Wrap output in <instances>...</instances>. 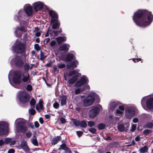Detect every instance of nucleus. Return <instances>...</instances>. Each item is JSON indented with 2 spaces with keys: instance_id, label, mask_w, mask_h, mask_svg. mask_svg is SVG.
Returning a JSON list of instances; mask_svg holds the SVG:
<instances>
[{
  "instance_id": "f257e3e1",
  "label": "nucleus",
  "mask_w": 153,
  "mask_h": 153,
  "mask_svg": "<svg viewBox=\"0 0 153 153\" xmlns=\"http://www.w3.org/2000/svg\"><path fill=\"white\" fill-rule=\"evenodd\" d=\"M133 19L138 26L145 27L149 25L153 19L151 13L146 10H138L135 12Z\"/></svg>"
},
{
  "instance_id": "f03ea898",
  "label": "nucleus",
  "mask_w": 153,
  "mask_h": 153,
  "mask_svg": "<svg viewBox=\"0 0 153 153\" xmlns=\"http://www.w3.org/2000/svg\"><path fill=\"white\" fill-rule=\"evenodd\" d=\"M22 73L19 71L14 72L13 80L14 82L16 84H20L21 82L29 83L30 82V77L27 72H24L22 74V78H21Z\"/></svg>"
},
{
  "instance_id": "7ed1b4c3",
  "label": "nucleus",
  "mask_w": 153,
  "mask_h": 153,
  "mask_svg": "<svg viewBox=\"0 0 153 153\" xmlns=\"http://www.w3.org/2000/svg\"><path fill=\"white\" fill-rule=\"evenodd\" d=\"M94 100L99 102L100 100L99 96L94 92H91L88 96L83 100V105L85 106L91 105L94 103Z\"/></svg>"
},
{
  "instance_id": "20e7f679",
  "label": "nucleus",
  "mask_w": 153,
  "mask_h": 153,
  "mask_svg": "<svg viewBox=\"0 0 153 153\" xmlns=\"http://www.w3.org/2000/svg\"><path fill=\"white\" fill-rule=\"evenodd\" d=\"M15 124L16 127V132L21 131L25 133L28 129V127L26 126V122L23 119H17L16 120Z\"/></svg>"
},
{
  "instance_id": "39448f33",
  "label": "nucleus",
  "mask_w": 153,
  "mask_h": 153,
  "mask_svg": "<svg viewBox=\"0 0 153 153\" xmlns=\"http://www.w3.org/2000/svg\"><path fill=\"white\" fill-rule=\"evenodd\" d=\"M79 70L78 69L71 71L69 72L68 74H64L65 79V80H67L70 76H74L70 78L68 81V83L70 84H73L77 80L78 78V74L80 75L81 74H79Z\"/></svg>"
},
{
  "instance_id": "423d86ee",
  "label": "nucleus",
  "mask_w": 153,
  "mask_h": 153,
  "mask_svg": "<svg viewBox=\"0 0 153 153\" xmlns=\"http://www.w3.org/2000/svg\"><path fill=\"white\" fill-rule=\"evenodd\" d=\"M50 16L51 17V22L53 23L52 28L53 29H56L60 26V23L58 21V16L56 13L53 10L49 11Z\"/></svg>"
},
{
  "instance_id": "0eeeda50",
  "label": "nucleus",
  "mask_w": 153,
  "mask_h": 153,
  "mask_svg": "<svg viewBox=\"0 0 153 153\" xmlns=\"http://www.w3.org/2000/svg\"><path fill=\"white\" fill-rule=\"evenodd\" d=\"M25 44L20 41L17 40L15 45L12 48L13 51L16 53H22L25 52Z\"/></svg>"
},
{
  "instance_id": "6e6552de",
  "label": "nucleus",
  "mask_w": 153,
  "mask_h": 153,
  "mask_svg": "<svg viewBox=\"0 0 153 153\" xmlns=\"http://www.w3.org/2000/svg\"><path fill=\"white\" fill-rule=\"evenodd\" d=\"M8 125L7 122L4 121L0 122V136L4 135L8 132Z\"/></svg>"
},
{
  "instance_id": "1a4fd4ad",
  "label": "nucleus",
  "mask_w": 153,
  "mask_h": 153,
  "mask_svg": "<svg viewBox=\"0 0 153 153\" xmlns=\"http://www.w3.org/2000/svg\"><path fill=\"white\" fill-rule=\"evenodd\" d=\"M88 80L87 77L85 76H82L80 80L76 83L75 86L79 87L84 85L86 83H88Z\"/></svg>"
},
{
  "instance_id": "9d476101",
  "label": "nucleus",
  "mask_w": 153,
  "mask_h": 153,
  "mask_svg": "<svg viewBox=\"0 0 153 153\" xmlns=\"http://www.w3.org/2000/svg\"><path fill=\"white\" fill-rule=\"evenodd\" d=\"M27 32L26 28L25 27H22L20 28H16L15 33L17 37H20L22 36L23 33H26Z\"/></svg>"
},
{
  "instance_id": "9b49d317",
  "label": "nucleus",
  "mask_w": 153,
  "mask_h": 153,
  "mask_svg": "<svg viewBox=\"0 0 153 153\" xmlns=\"http://www.w3.org/2000/svg\"><path fill=\"white\" fill-rule=\"evenodd\" d=\"M33 6L36 12H37L43 7H45V8L46 7V6L41 1L35 2L33 4Z\"/></svg>"
},
{
  "instance_id": "f8f14e48",
  "label": "nucleus",
  "mask_w": 153,
  "mask_h": 153,
  "mask_svg": "<svg viewBox=\"0 0 153 153\" xmlns=\"http://www.w3.org/2000/svg\"><path fill=\"white\" fill-rule=\"evenodd\" d=\"M11 64L13 63L19 66H22L23 65V62L20 57H16L14 59H12L10 62Z\"/></svg>"
},
{
  "instance_id": "ddd939ff",
  "label": "nucleus",
  "mask_w": 153,
  "mask_h": 153,
  "mask_svg": "<svg viewBox=\"0 0 153 153\" xmlns=\"http://www.w3.org/2000/svg\"><path fill=\"white\" fill-rule=\"evenodd\" d=\"M99 109L97 107H95L89 111V116L90 118H93L95 117L99 112Z\"/></svg>"
},
{
  "instance_id": "4468645a",
  "label": "nucleus",
  "mask_w": 153,
  "mask_h": 153,
  "mask_svg": "<svg viewBox=\"0 0 153 153\" xmlns=\"http://www.w3.org/2000/svg\"><path fill=\"white\" fill-rule=\"evenodd\" d=\"M135 114V111L133 108H130L126 110V116L127 118H130L134 115Z\"/></svg>"
},
{
  "instance_id": "2eb2a0df",
  "label": "nucleus",
  "mask_w": 153,
  "mask_h": 153,
  "mask_svg": "<svg viewBox=\"0 0 153 153\" xmlns=\"http://www.w3.org/2000/svg\"><path fill=\"white\" fill-rule=\"evenodd\" d=\"M129 124L128 123H125L123 124H120L118 126V130L120 131H127Z\"/></svg>"
},
{
  "instance_id": "dca6fc26",
  "label": "nucleus",
  "mask_w": 153,
  "mask_h": 153,
  "mask_svg": "<svg viewBox=\"0 0 153 153\" xmlns=\"http://www.w3.org/2000/svg\"><path fill=\"white\" fill-rule=\"evenodd\" d=\"M24 8L26 14L28 16H31L32 14V9L31 6L29 4L25 5Z\"/></svg>"
},
{
  "instance_id": "f3484780",
  "label": "nucleus",
  "mask_w": 153,
  "mask_h": 153,
  "mask_svg": "<svg viewBox=\"0 0 153 153\" xmlns=\"http://www.w3.org/2000/svg\"><path fill=\"white\" fill-rule=\"evenodd\" d=\"M147 107L149 109L153 108V98H151L147 100L146 102Z\"/></svg>"
},
{
  "instance_id": "a211bd4d",
  "label": "nucleus",
  "mask_w": 153,
  "mask_h": 153,
  "mask_svg": "<svg viewBox=\"0 0 153 153\" xmlns=\"http://www.w3.org/2000/svg\"><path fill=\"white\" fill-rule=\"evenodd\" d=\"M69 47L70 45L69 44H64L59 47V49L61 51H68Z\"/></svg>"
},
{
  "instance_id": "6ab92c4d",
  "label": "nucleus",
  "mask_w": 153,
  "mask_h": 153,
  "mask_svg": "<svg viewBox=\"0 0 153 153\" xmlns=\"http://www.w3.org/2000/svg\"><path fill=\"white\" fill-rule=\"evenodd\" d=\"M28 94H26L23 97L19 98L20 101L23 103H25L29 100Z\"/></svg>"
},
{
  "instance_id": "aec40b11",
  "label": "nucleus",
  "mask_w": 153,
  "mask_h": 153,
  "mask_svg": "<svg viewBox=\"0 0 153 153\" xmlns=\"http://www.w3.org/2000/svg\"><path fill=\"white\" fill-rule=\"evenodd\" d=\"M42 100H40L39 103L36 105V109L39 112H40L41 110L43 108V106L42 104Z\"/></svg>"
},
{
  "instance_id": "412c9836",
  "label": "nucleus",
  "mask_w": 153,
  "mask_h": 153,
  "mask_svg": "<svg viewBox=\"0 0 153 153\" xmlns=\"http://www.w3.org/2000/svg\"><path fill=\"white\" fill-rule=\"evenodd\" d=\"M56 41L59 44L61 43L62 42L65 41L66 40V37L65 36H59L56 38Z\"/></svg>"
},
{
  "instance_id": "4be33fe9",
  "label": "nucleus",
  "mask_w": 153,
  "mask_h": 153,
  "mask_svg": "<svg viewBox=\"0 0 153 153\" xmlns=\"http://www.w3.org/2000/svg\"><path fill=\"white\" fill-rule=\"evenodd\" d=\"M78 63L76 61L71 62L69 64L67 65V67L68 68H70L71 67L76 68Z\"/></svg>"
},
{
  "instance_id": "5701e85b",
  "label": "nucleus",
  "mask_w": 153,
  "mask_h": 153,
  "mask_svg": "<svg viewBox=\"0 0 153 153\" xmlns=\"http://www.w3.org/2000/svg\"><path fill=\"white\" fill-rule=\"evenodd\" d=\"M61 139V138L60 136H57L52 140V144L53 145H55Z\"/></svg>"
},
{
  "instance_id": "b1692460",
  "label": "nucleus",
  "mask_w": 153,
  "mask_h": 153,
  "mask_svg": "<svg viewBox=\"0 0 153 153\" xmlns=\"http://www.w3.org/2000/svg\"><path fill=\"white\" fill-rule=\"evenodd\" d=\"M61 101V105L63 106L65 105L66 103L67 97L66 96H62L60 97Z\"/></svg>"
},
{
  "instance_id": "393cba45",
  "label": "nucleus",
  "mask_w": 153,
  "mask_h": 153,
  "mask_svg": "<svg viewBox=\"0 0 153 153\" xmlns=\"http://www.w3.org/2000/svg\"><path fill=\"white\" fill-rule=\"evenodd\" d=\"M25 13L23 10H20L19 12L18 13V16L17 17L18 19L20 21V23L21 25L22 23V21L20 20V18L21 17H22L24 16Z\"/></svg>"
},
{
  "instance_id": "a878e982",
  "label": "nucleus",
  "mask_w": 153,
  "mask_h": 153,
  "mask_svg": "<svg viewBox=\"0 0 153 153\" xmlns=\"http://www.w3.org/2000/svg\"><path fill=\"white\" fill-rule=\"evenodd\" d=\"M118 106L117 103L113 102L111 103L109 107V110L113 111L115 108Z\"/></svg>"
},
{
  "instance_id": "bb28decb",
  "label": "nucleus",
  "mask_w": 153,
  "mask_h": 153,
  "mask_svg": "<svg viewBox=\"0 0 153 153\" xmlns=\"http://www.w3.org/2000/svg\"><path fill=\"white\" fill-rule=\"evenodd\" d=\"M75 58V56L72 53H70L67 55L65 60L67 61H70Z\"/></svg>"
},
{
  "instance_id": "cd10ccee",
  "label": "nucleus",
  "mask_w": 153,
  "mask_h": 153,
  "mask_svg": "<svg viewBox=\"0 0 153 153\" xmlns=\"http://www.w3.org/2000/svg\"><path fill=\"white\" fill-rule=\"evenodd\" d=\"M32 143L35 146H38V143L36 137L35 135L31 139Z\"/></svg>"
},
{
  "instance_id": "c85d7f7f",
  "label": "nucleus",
  "mask_w": 153,
  "mask_h": 153,
  "mask_svg": "<svg viewBox=\"0 0 153 153\" xmlns=\"http://www.w3.org/2000/svg\"><path fill=\"white\" fill-rule=\"evenodd\" d=\"M84 90V88H78L75 90V92L76 94H77L82 92Z\"/></svg>"
},
{
  "instance_id": "c756f323",
  "label": "nucleus",
  "mask_w": 153,
  "mask_h": 153,
  "mask_svg": "<svg viewBox=\"0 0 153 153\" xmlns=\"http://www.w3.org/2000/svg\"><path fill=\"white\" fill-rule=\"evenodd\" d=\"M27 146L26 141H23L21 142L20 145L18 146V148L20 149H22L25 147Z\"/></svg>"
},
{
  "instance_id": "7c9ffc66",
  "label": "nucleus",
  "mask_w": 153,
  "mask_h": 153,
  "mask_svg": "<svg viewBox=\"0 0 153 153\" xmlns=\"http://www.w3.org/2000/svg\"><path fill=\"white\" fill-rule=\"evenodd\" d=\"M140 150L141 153H144L147 152L148 148L146 146H144L143 148H140Z\"/></svg>"
},
{
  "instance_id": "2f4dec72",
  "label": "nucleus",
  "mask_w": 153,
  "mask_h": 153,
  "mask_svg": "<svg viewBox=\"0 0 153 153\" xmlns=\"http://www.w3.org/2000/svg\"><path fill=\"white\" fill-rule=\"evenodd\" d=\"M79 125L81 127L86 128L87 126V123L85 120H83L80 122Z\"/></svg>"
},
{
  "instance_id": "473e14b6",
  "label": "nucleus",
  "mask_w": 153,
  "mask_h": 153,
  "mask_svg": "<svg viewBox=\"0 0 153 153\" xmlns=\"http://www.w3.org/2000/svg\"><path fill=\"white\" fill-rule=\"evenodd\" d=\"M98 128L100 130L104 129L105 127V125L103 123H100L98 125Z\"/></svg>"
},
{
  "instance_id": "72a5a7b5",
  "label": "nucleus",
  "mask_w": 153,
  "mask_h": 153,
  "mask_svg": "<svg viewBox=\"0 0 153 153\" xmlns=\"http://www.w3.org/2000/svg\"><path fill=\"white\" fill-rule=\"evenodd\" d=\"M36 102L35 99L33 98H32L31 99L30 102V105L31 107L33 106V107H34V106L35 105Z\"/></svg>"
},
{
  "instance_id": "f704fd0d",
  "label": "nucleus",
  "mask_w": 153,
  "mask_h": 153,
  "mask_svg": "<svg viewBox=\"0 0 153 153\" xmlns=\"http://www.w3.org/2000/svg\"><path fill=\"white\" fill-rule=\"evenodd\" d=\"M40 59L42 60H43L44 59H45L47 56L45 55V53L41 52L40 54Z\"/></svg>"
},
{
  "instance_id": "c9c22d12",
  "label": "nucleus",
  "mask_w": 153,
  "mask_h": 153,
  "mask_svg": "<svg viewBox=\"0 0 153 153\" xmlns=\"http://www.w3.org/2000/svg\"><path fill=\"white\" fill-rule=\"evenodd\" d=\"M79 121L77 120L74 119V120L73 123L76 126H79L80 125Z\"/></svg>"
},
{
  "instance_id": "e433bc0d",
  "label": "nucleus",
  "mask_w": 153,
  "mask_h": 153,
  "mask_svg": "<svg viewBox=\"0 0 153 153\" xmlns=\"http://www.w3.org/2000/svg\"><path fill=\"white\" fill-rule=\"evenodd\" d=\"M67 147L65 143L62 144L60 146L61 149L64 150H65Z\"/></svg>"
},
{
  "instance_id": "4c0bfd02",
  "label": "nucleus",
  "mask_w": 153,
  "mask_h": 153,
  "mask_svg": "<svg viewBox=\"0 0 153 153\" xmlns=\"http://www.w3.org/2000/svg\"><path fill=\"white\" fill-rule=\"evenodd\" d=\"M151 132V130L149 129H146L143 132L144 134L147 135Z\"/></svg>"
},
{
  "instance_id": "58836bf2",
  "label": "nucleus",
  "mask_w": 153,
  "mask_h": 153,
  "mask_svg": "<svg viewBox=\"0 0 153 153\" xmlns=\"http://www.w3.org/2000/svg\"><path fill=\"white\" fill-rule=\"evenodd\" d=\"M53 107L57 109L59 107V104L57 102H56L53 104Z\"/></svg>"
},
{
  "instance_id": "ea45409f",
  "label": "nucleus",
  "mask_w": 153,
  "mask_h": 153,
  "mask_svg": "<svg viewBox=\"0 0 153 153\" xmlns=\"http://www.w3.org/2000/svg\"><path fill=\"white\" fill-rule=\"evenodd\" d=\"M89 131L93 134H95L96 132V129L93 128H91L89 129Z\"/></svg>"
},
{
  "instance_id": "a19ab883",
  "label": "nucleus",
  "mask_w": 153,
  "mask_h": 153,
  "mask_svg": "<svg viewBox=\"0 0 153 153\" xmlns=\"http://www.w3.org/2000/svg\"><path fill=\"white\" fill-rule=\"evenodd\" d=\"M146 100V97H144L143 98V99L142 100L141 103L142 105L143 108H144V106H143V105L144 104L145 101Z\"/></svg>"
},
{
  "instance_id": "79ce46f5",
  "label": "nucleus",
  "mask_w": 153,
  "mask_h": 153,
  "mask_svg": "<svg viewBox=\"0 0 153 153\" xmlns=\"http://www.w3.org/2000/svg\"><path fill=\"white\" fill-rule=\"evenodd\" d=\"M32 134V133L30 131H28L26 133V137L28 138H30L31 137Z\"/></svg>"
},
{
  "instance_id": "37998d69",
  "label": "nucleus",
  "mask_w": 153,
  "mask_h": 153,
  "mask_svg": "<svg viewBox=\"0 0 153 153\" xmlns=\"http://www.w3.org/2000/svg\"><path fill=\"white\" fill-rule=\"evenodd\" d=\"M65 153H72V151L71 150V149L68 147H67L64 150Z\"/></svg>"
},
{
  "instance_id": "c03bdc74",
  "label": "nucleus",
  "mask_w": 153,
  "mask_h": 153,
  "mask_svg": "<svg viewBox=\"0 0 153 153\" xmlns=\"http://www.w3.org/2000/svg\"><path fill=\"white\" fill-rule=\"evenodd\" d=\"M58 33V32L56 30L53 31L51 33L52 35H53L54 36H57Z\"/></svg>"
},
{
  "instance_id": "a18cd8bd",
  "label": "nucleus",
  "mask_w": 153,
  "mask_h": 153,
  "mask_svg": "<svg viewBox=\"0 0 153 153\" xmlns=\"http://www.w3.org/2000/svg\"><path fill=\"white\" fill-rule=\"evenodd\" d=\"M29 113L31 115H34L35 114V111L33 109H31L29 110Z\"/></svg>"
},
{
  "instance_id": "49530a36",
  "label": "nucleus",
  "mask_w": 153,
  "mask_h": 153,
  "mask_svg": "<svg viewBox=\"0 0 153 153\" xmlns=\"http://www.w3.org/2000/svg\"><path fill=\"white\" fill-rule=\"evenodd\" d=\"M65 66V64H60L58 65V67L60 68H63Z\"/></svg>"
},
{
  "instance_id": "de8ad7c7",
  "label": "nucleus",
  "mask_w": 153,
  "mask_h": 153,
  "mask_svg": "<svg viewBox=\"0 0 153 153\" xmlns=\"http://www.w3.org/2000/svg\"><path fill=\"white\" fill-rule=\"evenodd\" d=\"M32 86L30 85H27L26 87L27 89L29 91H31L32 90Z\"/></svg>"
},
{
  "instance_id": "09e8293b",
  "label": "nucleus",
  "mask_w": 153,
  "mask_h": 153,
  "mask_svg": "<svg viewBox=\"0 0 153 153\" xmlns=\"http://www.w3.org/2000/svg\"><path fill=\"white\" fill-rule=\"evenodd\" d=\"M35 49L37 51L40 50V48L38 44H35L34 45Z\"/></svg>"
},
{
  "instance_id": "8fccbe9b",
  "label": "nucleus",
  "mask_w": 153,
  "mask_h": 153,
  "mask_svg": "<svg viewBox=\"0 0 153 153\" xmlns=\"http://www.w3.org/2000/svg\"><path fill=\"white\" fill-rule=\"evenodd\" d=\"M88 124L89 126L91 127L94 125V123L92 121H88Z\"/></svg>"
},
{
  "instance_id": "3c124183",
  "label": "nucleus",
  "mask_w": 153,
  "mask_h": 153,
  "mask_svg": "<svg viewBox=\"0 0 153 153\" xmlns=\"http://www.w3.org/2000/svg\"><path fill=\"white\" fill-rule=\"evenodd\" d=\"M30 65L28 64H25L24 66V69L25 70H28L29 68Z\"/></svg>"
},
{
  "instance_id": "603ef678",
  "label": "nucleus",
  "mask_w": 153,
  "mask_h": 153,
  "mask_svg": "<svg viewBox=\"0 0 153 153\" xmlns=\"http://www.w3.org/2000/svg\"><path fill=\"white\" fill-rule=\"evenodd\" d=\"M61 123L64 124L66 123V120L65 118L63 117H61L60 119Z\"/></svg>"
},
{
  "instance_id": "864d4df0",
  "label": "nucleus",
  "mask_w": 153,
  "mask_h": 153,
  "mask_svg": "<svg viewBox=\"0 0 153 153\" xmlns=\"http://www.w3.org/2000/svg\"><path fill=\"white\" fill-rule=\"evenodd\" d=\"M11 141V139L10 138H6L4 140V143H10Z\"/></svg>"
},
{
  "instance_id": "5fc2aeb1",
  "label": "nucleus",
  "mask_w": 153,
  "mask_h": 153,
  "mask_svg": "<svg viewBox=\"0 0 153 153\" xmlns=\"http://www.w3.org/2000/svg\"><path fill=\"white\" fill-rule=\"evenodd\" d=\"M116 114H117L118 115L119 114H120V115H121L123 113V112L121 110H120L118 109H117L116 111Z\"/></svg>"
},
{
  "instance_id": "6e6d98bb",
  "label": "nucleus",
  "mask_w": 153,
  "mask_h": 153,
  "mask_svg": "<svg viewBox=\"0 0 153 153\" xmlns=\"http://www.w3.org/2000/svg\"><path fill=\"white\" fill-rule=\"evenodd\" d=\"M76 133L77 135L79 137L81 136L83 134V132L82 131H77Z\"/></svg>"
},
{
  "instance_id": "4d7b16f0",
  "label": "nucleus",
  "mask_w": 153,
  "mask_h": 153,
  "mask_svg": "<svg viewBox=\"0 0 153 153\" xmlns=\"http://www.w3.org/2000/svg\"><path fill=\"white\" fill-rule=\"evenodd\" d=\"M136 127V126L135 125H132L131 131H134Z\"/></svg>"
},
{
  "instance_id": "13d9d810",
  "label": "nucleus",
  "mask_w": 153,
  "mask_h": 153,
  "mask_svg": "<svg viewBox=\"0 0 153 153\" xmlns=\"http://www.w3.org/2000/svg\"><path fill=\"white\" fill-rule=\"evenodd\" d=\"M153 126V124L152 123H151L147 124V127L149 128H151Z\"/></svg>"
},
{
  "instance_id": "bf43d9fd",
  "label": "nucleus",
  "mask_w": 153,
  "mask_h": 153,
  "mask_svg": "<svg viewBox=\"0 0 153 153\" xmlns=\"http://www.w3.org/2000/svg\"><path fill=\"white\" fill-rule=\"evenodd\" d=\"M15 150L13 149H9L8 151V153H14Z\"/></svg>"
},
{
  "instance_id": "052dcab7",
  "label": "nucleus",
  "mask_w": 153,
  "mask_h": 153,
  "mask_svg": "<svg viewBox=\"0 0 153 153\" xmlns=\"http://www.w3.org/2000/svg\"><path fill=\"white\" fill-rule=\"evenodd\" d=\"M22 149H23L26 152H28L29 151V149L27 147V146H26V147H25L24 148H23Z\"/></svg>"
},
{
  "instance_id": "680f3d73",
  "label": "nucleus",
  "mask_w": 153,
  "mask_h": 153,
  "mask_svg": "<svg viewBox=\"0 0 153 153\" xmlns=\"http://www.w3.org/2000/svg\"><path fill=\"white\" fill-rule=\"evenodd\" d=\"M119 108L120 110L122 111L123 112L124 110L125 109L124 107L122 105L119 106Z\"/></svg>"
},
{
  "instance_id": "e2e57ef3",
  "label": "nucleus",
  "mask_w": 153,
  "mask_h": 153,
  "mask_svg": "<svg viewBox=\"0 0 153 153\" xmlns=\"http://www.w3.org/2000/svg\"><path fill=\"white\" fill-rule=\"evenodd\" d=\"M34 126L36 128L39 127V123L37 121L35 122L34 123Z\"/></svg>"
},
{
  "instance_id": "0e129e2a",
  "label": "nucleus",
  "mask_w": 153,
  "mask_h": 153,
  "mask_svg": "<svg viewBox=\"0 0 153 153\" xmlns=\"http://www.w3.org/2000/svg\"><path fill=\"white\" fill-rule=\"evenodd\" d=\"M56 42L54 41H52L51 43V45L52 46H54L55 45Z\"/></svg>"
},
{
  "instance_id": "69168bd1",
  "label": "nucleus",
  "mask_w": 153,
  "mask_h": 153,
  "mask_svg": "<svg viewBox=\"0 0 153 153\" xmlns=\"http://www.w3.org/2000/svg\"><path fill=\"white\" fill-rule=\"evenodd\" d=\"M15 142H16V141H15V140H12L11 139V141H10V145H14L15 144Z\"/></svg>"
},
{
  "instance_id": "338daca9",
  "label": "nucleus",
  "mask_w": 153,
  "mask_h": 153,
  "mask_svg": "<svg viewBox=\"0 0 153 153\" xmlns=\"http://www.w3.org/2000/svg\"><path fill=\"white\" fill-rule=\"evenodd\" d=\"M138 119L137 118H134L133 120V122L134 123H136L138 122Z\"/></svg>"
},
{
  "instance_id": "774afa93",
  "label": "nucleus",
  "mask_w": 153,
  "mask_h": 153,
  "mask_svg": "<svg viewBox=\"0 0 153 153\" xmlns=\"http://www.w3.org/2000/svg\"><path fill=\"white\" fill-rule=\"evenodd\" d=\"M39 121L40 123L42 124L43 123L44 120H43V118L42 117H40L39 118Z\"/></svg>"
}]
</instances>
